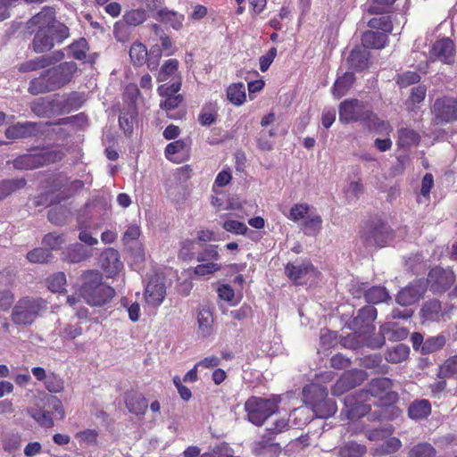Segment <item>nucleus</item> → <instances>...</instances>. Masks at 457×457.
Returning a JSON list of instances; mask_svg holds the SVG:
<instances>
[{"label": "nucleus", "mask_w": 457, "mask_h": 457, "mask_svg": "<svg viewBox=\"0 0 457 457\" xmlns=\"http://www.w3.org/2000/svg\"><path fill=\"white\" fill-rule=\"evenodd\" d=\"M392 381L388 378L372 379L365 391H361L356 395H348L345 399V408L342 411L347 419L354 420L364 416L370 411L371 398L373 403L389 406L398 400V394L391 391Z\"/></svg>", "instance_id": "f257e3e1"}, {"label": "nucleus", "mask_w": 457, "mask_h": 457, "mask_svg": "<svg viewBox=\"0 0 457 457\" xmlns=\"http://www.w3.org/2000/svg\"><path fill=\"white\" fill-rule=\"evenodd\" d=\"M28 28H37L32 41L36 53L51 50L55 43L61 44L69 37V28L56 21L53 8L45 7L28 21Z\"/></svg>", "instance_id": "f03ea898"}, {"label": "nucleus", "mask_w": 457, "mask_h": 457, "mask_svg": "<svg viewBox=\"0 0 457 457\" xmlns=\"http://www.w3.org/2000/svg\"><path fill=\"white\" fill-rule=\"evenodd\" d=\"M78 72V65L72 61L63 62L46 70L40 76L34 78L28 91L37 96L59 90L70 84Z\"/></svg>", "instance_id": "7ed1b4c3"}, {"label": "nucleus", "mask_w": 457, "mask_h": 457, "mask_svg": "<svg viewBox=\"0 0 457 457\" xmlns=\"http://www.w3.org/2000/svg\"><path fill=\"white\" fill-rule=\"evenodd\" d=\"M80 280L79 295L90 306H104L115 296L114 288L103 281V276L98 270L84 271L80 276Z\"/></svg>", "instance_id": "20e7f679"}, {"label": "nucleus", "mask_w": 457, "mask_h": 457, "mask_svg": "<svg viewBox=\"0 0 457 457\" xmlns=\"http://www.w3.org/2000/svg\"><path fill=\"white\" fill-rule=\"evenodd\" d=\"M303 394L304 403L312 408L317 418L327 419L336 413V403L328 398L326 387L311 384L303 388Z\"/></svg>", "instance_id": "39448f33"}, {"label": "nucleus", "mask_w": 457, "mask_h": 457, "mask_svg": "<svg viewBox=\"0 0 457 457\" xmlns=\"http://www.w3.org/2000/svg\"><path fill=\"white\" fill-rule=\"evenodd\" d=\"M280 397L271 398L250 397L245 403L247 420L255 426H262L264 421L278 409Z\"/></svg>", "instance_id": "423d86ee"}, {"label": "nucleus", "mask_w": 457, "mask_h": 457, "mask_svg": "<svg viewBox=\"0 0 457 457\" xmlns=\"http://www.w3.org/2000/svg\"><path fill=\"white\" fill-rule=\"evenodd\" d=\"M78 94L54 95L52 98H38L31 104V111L39 117L47 116L48 112H69L71 102L76 100Z\"/></svg>", "instance_id": "0eeeda50"}, {"label": "nucleus", "mask_w": 457, "mask_h": 457, "mask_svg": "<svg viewBox=\"0 0 457 457\" xmlns=\"http://www.w3.org/2000/svg\"><path fill=\"white\" fill-rule=\"evenodd\" d=\"M46 309V305L44 300L25 297L14 306L12 320L18 325H29Z\"/></svg>", "instance_id": "6e6552de"}, {"label": "nucleus", "mask_w": 457, "mask_h": 457, "mask_svg": "<svg viewBox=\"0 0 457 457\" xmlns=\"http://www.w3.org/2000/svg\"><path fill=\"white\" fill-rule=\"evenodd\" d=\"M157 80L159 82L170 81V85L163 84L158 87L157 92L160 96L177 94L181 88L182 78L179 71V61L169 59L161 67Z\"/></svg>", "instance_id": "1a4fd4ad"}, {"label": "nucleus", "mask_w": 457, "mask_h": 457, "mask_svg": "<svg viewBox=\"0 0 457 457\" xmlns=\"http://www.w3.org/2000/svg\"><path fill=\"white\" fill-rule=\"evenodd\" d=\"M339 120L350 123L370 120L372 112L358 99H347L339 104Z\"/></svg>", "instance_id": "9d476101"}, {"label": "nucleus", "mask_w": 457, "mask_h": 457, "mask_svg": "<svg viewBox=\"0 0 457 457\" xmlns=\"http://www.w3.org/2000/svg\"><path fill=\"white\" fill-rule=\"evenodd\" d=\"M167 295V287L164 278L159 274H154L147 282L144 299L147 305L151 307H159L164 301Z\"/></svg>", "instance_id": "9b49d317"}, {"label": "nucleus", "mask_w": 457, "mask_h": 457, "mask_svg": "<svg viewBox=\"0 0 457 457\" xmlns=\"http://www.w3.org/2000/svg\"><path fill=\"white\" fill-rule=\"evenodd\" d=\"M285 272L291 280L299 285L314 283L320 274L313 265L308 262L297 265L288 263L285 267Z\"/></svg>", "instance_id": "f8f14e48"}, {"label": "nucleus", "mask_w": 457, "mask_h": 457, "mask_svg": "<svg viewBox=\"0 0 457 457\" xmlns=\"http://www.w3.org/2000/svg\"><path fill=\"white\" fill-rule=\"evenodd\" d=\"M393 238V231L386 224L377 222L370 225L363 234V239L369 246L383 247Z\"/></svg>", "instance_id": "ddd939ff"}, {"label": "nucleus", "mask_w": 457, "mask_h": 457, "mask_svg": "<svg viewBox=\"0 0 457 457\" xmlns=\"http://www.w3.org/2000/svg\"><path fill=\"white\" fill-rule=\"evenodd\" d=\"M455 45L454 42L444 37L436 40L429 51V60L431 62L440 61L445 64H453L455 61Z\"/></svg>", "instance_id": "4468645a"}, {"label": "nucleus", "mask_w": 457, "mask_h": 457, "mask_svg": "<svg viewBox=\"0 0 457 457\" xmlns=\"http://www.w3.org/2000/svg\"><path fill=\"white\" fill-rule=\"evenodd\" d=\"M365 379V373L362 370H353L342 374L340 378L332 387V394L339 396L350 389L360 385Z\"/></svg>", "instance_id": "2eb2a0df"}, {"label": "nucleus", "mask_w": 457, "mask_h": 457, "mask_svg": "<svg viewBox=\"0 0 457 457\" xmlns=\"http://www.w3.org/2000/svg\"><path fill=\"white\" fill-rule=\"evenodd\" d=\"M61 158V154L55 152H46L42 156H37L35 154H25L14 161V166L18 169L29 170L48 164L50 162H54L57 159Z\"/></svg>", "instance_id": "dca6fc26"}, {"label": "nucleus", "mask_w": 457, "mask_h": 457, "mask_svg": "<svg viewBox=\"0 0 457 457\" xmlns=\"http://www.w3.org/2000/svg\"><path fill=\"white\" fill-rule=\"evenodd\" d=\"M433 113L442 122L457 120V101L451 97L437 99L433 105Z\"/></svg>", "instance_id": "f3484780"}, {"label": "nucleus", "mask_w": 457, "mask_h": 457, "mask_svg": "<svg viewBox=\"0 0 457 457\" xmlns=\"http://www.w3.org/2000/svg\"><path fill=\"white\" fill-rule=\"evenodd\" d=\"M63 58L64 53L62 50L54 51L50 54L42 55L21 63L19 67V71L21 72H29L45 69L61 62Z\"/></svg>", "instance_id": "a211bd4d"}, {"label": "nucleus", "mask_w": 457, "mask_h": 457, "mask_svg": "<svg viewBox=\"0 0 457 457\" xmlns=\"http://www.w3.org/2000/svg\"><path fill=\"white\" fill-rule=\"evenodd\" d=\"M455 278L451 270L435 268L428 276V282L436 292H443L448 289L454 282Z\"/></svg>", "instance_id": "6ab92c4d"}, {"label": "nucleus", "mask_w": 457, "mask_h": 457, "mask_svg": "<svg viewBox=\"0 0 457 457\" xmlns=\"http://www.w3.org/2000/svg\"><path fill=\"white\" fill-rule=\"evenodd\" d=\"M426 286L418 281L402 289L396 296V302L403 306L415 303L425 293Z\"/></svg>", "instance_id": "aec40b11"}, {"label": "nucleus", "mask_w": 457, "mask_h": 457, "mask_svg": "<svg viewBox=\"0 0 457 457\" xmlns=\"http://www.w3.org/2000/svg\"><path fill=\"white\" fill-rule=\"evenodd\" d=\"M101 266L107 277L112 278L115 276L122 268L118 251L113 248H108L104 251L101 254Z\"/></svg>", "instance_id": "412c9836"}, {"label": "nucleus", "mask_w": 457, "mask_h": 457, "mask_svg": "<svg viewBox=\"0 0 457 457\" xmlns=\"http://www.w3.org/2000/svg\"><path fill=\"white\" fill-rule=\"evenodd\" d=\"M93 253L91 249H88L81 244L76 243L71 245L62 253V260L69 263H79L89 259Z\"/></svg>", "instance_id": "4be33fe9"}, {"label": "nucleus", "mask_w": 457, "mask_h": 457, "mask_svg": "<svg viewBox=\"0 0 457 457\" xmlns=\"http://www.w3.org/2000/svg\"><path fill=\"white\" fill-rule=\"evenodd\" d=\"M36 127L37 124L34 122L18 123L9 127L5 131V135L8 138L12 139L28 137L36 133Z\"/></svg>", "instance_id": "5701e85b"}, {"label": "nucleus", "mask_w": 457, "mask_h": 457, "mask_svg": "<svg viewBox=\"0 0 457 457\" xmlns=\"http://www.w3.org/2000/svg\"><path fill=\"white\" fill-rule=\"evenodd\" d=\"M126 406L130 412L142 415L146 411L148 403L142 394L132 392L126 397Z\"/></svg>", "instance_id": "b1692460"}, {"label": "nucleus", "mask_w": 457, "mask_h": 457, "mask_svg": "<svg viewBox=\"0 0 457 457\" xmlns=\"http://www.w3.org/2000/svg\"><path fill=\"white\" fill-rule=\"evenodd\" d=\"M420 315L423 321H437L442 316V306L438 300H429L426 302L421 310Z\"/></svg>", "instance_id": "393cba45"}, {"label": "nucleus", "mask_w": 457, "mask_h": 457, "mask_svg": "<svg viewBox=\"0 0 457 457\" xmlns=\"http://www.w3.org/2000/svg\"><path fill=\"white\" fill-rule=\"evenodd\" d=\"M387 35L384 32L369 30L361 37L362 45L365 47L380 49L387 43Z\"/></svg>", "instance_id": "a878e982"}, {"label": "nucleus", "mask_w": 457, "mask_h": 457, "mask_svg": "<svg viewBox=\"0 0 457 457\" xmlns=\"http://www.w3.org/2000/svg\"><path fill=\"white\" fill-rule=\"evenodd\" d=\"M268 434L265 433L262 439L255 442L253 445V453L256 455H267L275 457L280 451V447L278 444H270V440L268 439Z\"/></svg>", "instance_id": "bb28decb"}, {"label": "nucleus", "mask_w": 457, "mask_h": 457, "mask_svg": "<svg viewBox=\"0 0 457 457\" xmlns=\"http://www.w3.org/2000/svg\"><path fill=\"white\" fill-rule=\"evenodd\" d=\"M430 412V403L425 399L414 401L408 409L409 417L417 420L426 419Z\"/></svg>", "instance_id": "cd10ccee"}, {"label": "nucleus", "mask_w": 457, "mask_h": 457, "mask_svg": "<svg viewBox=\"0 0 457 457\" xmlns=\"http://www.w3.org/2000/svg\"><path fill=\"white\" fill-rule=\"evenodd\" d=\"M397 144L399 147L405 148L418 145L420 141V136L414 129L410 128H401L398 129Z\"/></svg>", "instance_id": "c85d7f7f"}, {"label": "nucleus", "mask_w": 457, "mask_h": 457, "mask_svg": "<svg viewBox=\"0 0 457 457\" xmlns=\"http://www.w3.org/2000/svg\"><path fill=\"white\" fill-rule=\"evenodd\" d=\"M198 332L203 337H208L212 332L213 317L209 309L203 308L197 312Z\"/></svg>", "instance_id": "c756f323"}, {"label": "nucleus", "mask_w": 457, "mask_h": 457, "mask_svg": "<svg viewBox=\"0 0 457 457\" xmlns=\"http://www.w3.org/2000/svg\"><path fill=\"white\" fill-rule=\"evenodd\" d=\"M355 80L352 72H345L342 77L338 78L333 86L332 93L337 98L344 96L353 86Z\"/></svg>", "instance_id": "7c9ffc66"}, {"label": "nucleus", "mask_w": 457, "mask_h": 457, "mask_svg": "<svg viewBox=\"0 0 457 457\" xmlns=\"http://www.w3.org/2000/svg\"><path fill=\"white\" fill-rule=\"evenodd\" d=\"M227 97L235 105H242L246 98L245 87L243 83H234L227 89Z\"/></svg>", "instance_id": "2f4dec72"}, {"label": "nucleus", "mask_w": 457, "mask_h": 457, "mask_svg": "<svg viewBox=\"0 0 457 457\" xmlns=\"http://www.w3.org/2000/svg\"><path fill=\"white\" fill-rule=\"evenodd\" d=\"M158 17L161 21L170 25L175 29H179L184 21L183 14L167 9L160 10Z\"/></svg>", "instance_id": "473e14b6"}, {"label": "nucleus", "mask_w": 457, "mask_h": 457, "mask_svg": "<svg viewBox=\"0 0 457 457\" xmlns=\"http://www.w3.org/2000/svg\"><path fill=\"white\" fill-rule=\"evenodd\" d=\"M26 180L24 179H13L8 180H3L0 182V201L5 198L7 195L15 192L18 189L24 187Z\"/></svg>", "instance_id": "72a5a7b5"}, {"label": "nucleus", "mask_w": 457, "mask_h": 457, "mask_svg": "<svg viewBox=\"0 0 457 457\" xmlns=\"http://www.w3.org/2000/svg\"><path fill=\"white\" fill-rule=\"evenodd\" d=\"M366 446L355 442H348L340 447V457H362L366 453Z\"/></svg>", "instance_id": "f704fd0d"}, {"label": "nucleus", "mask_w": 457, "mask_h": 457, "mask_svg": "<svg viewBox=\"0 0 457 457\" xmlns=\"http://www.w3.org/2000/svg\"><path fill=\"white\" fill-rule=\"evenodd\" d=\"M410 353V349L407 345L400 344L395 347L387 351L386 359L392 363H399L405 361Z\"/></svg>", "instance_id": "c9c22d12"}, {"label": "nucleus", "mask_w": 457, "mask_h": 457, "mask_svg": "<svg viewBox=\"0 0 457 457\" xmlns=\"http://www.w3.org/2000/svg\"><path fill=\"white\" fill-rule=\"evenodd\" d=\"M365 298L368 303L377 304L389 298L386 289L383 287H372L365 291Z\"/></svg>", "instance_id": "e433bc0d"}, {"label": "nucleus", "mask_w": 457, "mask_h": 457, "mask_svg": "<svg viewBox=\"0 0 457 457\" xmlns=\"http://www.w3.org/2000/svg\"><path fill=\"white\" fill-rule=\"evenodd\" d=\"M186 151V144L183 140H176L170 143L165 149L166 157L174 162H181V158L179 156V154H183Z\"/></svg>", "instance_id": "4c0bfd02"}, {"label": "nucleus", "mask_w": 457, "mask_h": 457, "mask_svg": "<svg viewBox=\"0 0 457 457\" xmlns=\"http://www.w3.org/2000/svg\"><path fill=\"white\" fill-rule=\"evenodd\" d=\"M147 54L146 46L142 43H134L130 47L129 56L133 63L137 66H141L145 62Z\"/></svg>", "instance_id": "58836bf2"}, {"label": "nucleus", "mask_w": 457, "mask_h": 457, "mask_svg": "<svg viewBox=\"0 0 457 457\" xmlns=\"http://www.w3.org/2000/svg\"><path fill=\"white\" fill-rule=\"evenodd\" d=\"M445 342L446 339L443 335L430 337L422 345L421 353L426 354L440 350L445 345Z\"/></svg>", "instance_id": "ea45409f"}, {"label": "nucleus", "mask_w": 457, "mask_h": 457, "mask_svg": "<svg viewBox=\"0 0 457 457\" xmlns=\"http://www.w3.org/2000/svg\"><path fill=\"white\" fill-rule=\"evenodd\" d=\"M436 449L428 443H420L409 452V457H435Z\"/></svg>", "instance_id": "a19ab883"}, {"label": "nucleus", "mask_w": 457, "mask_h": 457, "mask_svg": "<svg viewBox=\"0 0 457 457\" xmlns=\"http://www.w3.org/2000/svg\"><path fill=\"white\" fill-rule=\"evenodd\" d=\"M146 20V12L144 10L137 9L127 12L122 21L129 26H137Z\"/></svg>", "instance_id": "79ce46f5"}, {"label": "nucleus", "mask_w": 457, "mask_h": 457, "mask_svg": "<svg viewBox=\"0 0 457 457\" xmlns=\"http://www.w3.org/2000/svg\"><path fill=\"white\" fill-rule=\"evenodd\" d=\"M98 431L96 429H85L75 434V439L80 445H95L97 444Z\"/></svg>", "instance_id": "37998d69"}, {"label": "nucleus", "mask_w": 457, "mask_h": 457, "mask_svg": "<svg viewBox=\"0 0 457 457\" xmlns=\"http://www.w3.org/2000/svg\"><path fill=\"white\" fill-rule=\"evenodd\" d=\"M51 257V252L45 248H35L27 254V259L31 263H46Z\"/></svg>", "instance_id": "c03bdc74"}, {"label": "nucleus", "mask_w": 457, "mask_h": 457, "mask_svg": "<svg viewBox=\"0 0 457 457\" xmlns=\"http://www.w3.org/2000/svg\"><path fill=\"white\" fill-rule=\"evenodd\" d=\"M457 374V355L450 357L440 367L438 376L441 378H449Z\"/></svg>", "instance_id": "a18cd8bd"}, {"label": "nucleus", "mask_w": 457, "mask_h": 457, "mask_svg": "<svg viewBox=\"0 0 457 457\" xmlns=\"http://www.w3.org/2000/svg\"><path fill=\"white\" fill-rule=\"evenodd\" d=\"M28 412L30 417H32L41 426L46 428H51L54 426V420L49 412L37 409H29L28 410Z\"/></svg>", "instance_id": "49530a36"}, {"label": "nucleus", "mask_w": 457, "mask_h": 457, "mask_svg": "<svg viewBox=\"0 0 457 457\" xmlns=\"http://www.w3.org/2000/svg\"><path fill=\"white\" fill-rule=\"evenodd\" d=\"M433 186L434 179L432 174L426 173L421 181L420 196L418 198L419 203L429 201V194Z\"/></svg>", "instance_id": "de8ad7c7"}, {"label": "nucleus", "mask_w": 457, "mask_h": 457, "mask_svg": "<svg viewBox=\"0 0 457 457\" xmlns=\"http://www.w3.org/2000/svg\"><path fill=\"white\" fill-rule=\"evenodd\" d=\"M48 288L52 292H62L66 285V276L63 272L53 274L47 279Z\"/></svg>", "instance_id": "09e8293b"}, {"label": "nucleus", "mask_w": 457, "mask_h": 457, "mask_svg": "<svg viewBox=\"0 0 457 457\" xmlns=\"http://www.w3.org/2000/svg\"><path fill=\"white\" fill-rule=\"evenodd\" d=\"M222 228L226 231L235 235H245L248 230L245 223L231 219L226 220L222 224Z\"/></svg>", "instance_id": "8fccbe9b"}, {"label": "nucleus", "mask_w": 457, "mask_h": 457, "mask_svg": "<svg viewBox=\"0 0 457 457\" xmlns=\"http://www.w3.org/2000/svg\"><path fill=\"white\" fill-rule=\"evenodd\" d=\"M220 255L218 252V245H210L198 253L196 260L199 262L220 260Z\"/></svg>", "instance_id": "3c124183"}, {"label": "nucleus", "mask_w": 457, "mask_h": 457, "mask_svg": "<svg viewBox=\"0 0 457 457\" xmlns=\"http://www.w3.org/2000/svg\"><path fill=\"white\" fill-rule=\"evenodd\" d=\"M71 56L77 60H84L87 56V42L85 38L74 42L69 46Z\"/></svg>", "instance_id": "603ef678"}, {"label": "nucleus", "mask_w": 457, "mask_h": 457, "mask_svg": "<svg viewBox=\"0 0 457 457\" xmlns=\"http://www.w3.org/2000/svg\"><path fill=\"white\" fill-rule=\"evenodd\" d=\"M221 269V265L214 262H201L195 267L194 272L198 276L212 275Z\"/></svg>", "instance_id": "864d4df0"}, {"label": "nucleus", "mask_w": 457, "mask_h": 457, "mask_svg": "<svg viewBox=\"0 0 457 457\" xmlns=\"http://www.w3.org/2000/svg\"><path fill=\"white\" fill-rule=\"evenodd\" d=\"M368 25L371 29H381L384 33L391 32L393 29L392 22L387 16L372 18Z\"/></svg>", "instance_id": "5fc2aeb1"}, {"label": "nucleus", "mask_w": 457, "mask_h": 457, "mask_svg": "<svg viewBox=\"0 0 457 457\" xmlns=\"http://www.w3.org/2000/svg\"><path fill=\"white\" fill-rule=\"evenodd\" d=\"M45 386L51 393H60L64 388V382L59 376L51 373L45 382Z\"/></svg>", "instance_id": "6e6d98bb"}, {"label": "nucleus", "mask_w": 457, "mask_h": 457, "mask_svg": "<svg viewBox=\"0 0 457 457\" xmlns=\"http://www.w3.org/2000/svg\"><path fill=\"white\" fill-rule=\"evenodd\" d=\"M65 242L63 235L50 233L45 236L43 244L48 250H58Z\"/></svg>", "instance_id": "4d7b16f0"}, {"label": "nucleus", "mask_w": 457, "mask_h": 457, "mask_svg": "<svg viewBox=\"0 0 457 457\" xmlns=\"http://www.w3.org/2000/svg\"><path fill=\"white\" fill-rule=\"evenodd\" d=\"M371 121L370 129L377 134L389 136L393 129L388 121L379 120L378 118L370 119Z\"/></svg>", "instance_id": "13d9d810"}, {"label": "nucleus", "mask_w": 457, "mask_h": 457, "mask_svg": "<svg viewBox=\"0 0 457 457\" xmlns=\"http://www.w3.org/2000/svg\"><path fill=\"white\" fill-rule=\"evenodd\" d=\"M395 2V0H373L368 8V12L370 14L386 12Z\"/></svg>", "instance_id": "bf43d9fd"}, {"label": "nucleus", "mask_w": 457, "mask_h": 457, "mask_svg": "<svg viewBox=\"0 0 457 457\" xmlns=\"http://www.w3.org/2000/svg\"><path fill=\"white\" fill-rule=\"evenodd\" d=\"M349 66L355 70H361L367 65L366 56L360 51L353 50L348 57Z\"/></svg>", "instance_id": "052dcab7"}, {"label": "nucleus", "mask_w": 457, "mask_h": 457, "mask_svg": "<svg viewBox=\"0 0 457 457\" xmlns=\"http://www.w3.org/2000/svg\"><path fill=\"white\" fill-rule=\"evenodd\" d=\"M322 220L320 215L308 216L304 221L306 234L316 235L321 228Z\"/></svg>", "instance_id": "680f3d73"}, {"label": "nucleus", "mask_w": 457, "mask_h": 457, "mask_svg": "<svg viewBox=\"0 0 457 457\" xmlns=\"http://www.w3.org/2000/svg\"><path fill=\"white\" fill-rule=\"evenodd\" d=\"M310 210V206L307 204H294L289 212L288 219L294 221L303 219Z\"/></svg>", "instance_id": "e2e57ef3"}, {"label": "nucleus", "mask_w": 457, "mask_h": 457, "mask_svg": "<svg viewBox=\"0 0 457 457\" xmlns=\"http://www.w3.org/2000/svg\"><path fill=\"white\" fill-rule=\"evenodd\" d=\"M217 293L220 299L230 303L233 305L237 304L240 301V298L235 300V291L228 284L220 285L217 289Z\"/></svg>", "instance_id": "0e129e2a"}, {"label": "nucleus", "mask_w": 457, "mask_h": 457, "mask_svg": "<svg viewBox=\"0 0 457 457\" xmlns=\"http://www.w3.org/2000/svg\"><path fill=\"white\" fill-rule=\"evenodd\" d=\"M420 79V77L418 73L414 71H405L397 78V84L400 87H406L412 84L418 83Z\"/></svg>", "instance_id": "69168bd1"}, {"label": "nucleus", "mask_w": 457, "mask_h": 457, "mask_svg": "<svg viewBox=\"0 0 457 457\" xmlns=\"http://www.w3.org/2000/svg\"><path fill=\"white\" fill-rule=\"evenodd\" d=\"M195 242L193 239H186L181 243L179 256L184 260H192L195 256Z\"/></svg>", "instance_id": "338daca9"}, {"label": "nucleus", "mask_w": 457, "mask_h": 457, "mask_svg": "<svg viewBox=\"0 0 457 457\" xmlns=\"http://www.w3.org/2000/svg\"><path fill=\"white\" fill-rule=\"evenodd\" d=\"M289 428L288 421L286 419H280L276 420L272 427L268 428L266 433L268 434V439L271 440L277 434L287 430Z\"/></svg>", "instance_id": "774afa93"}]
</instances>
